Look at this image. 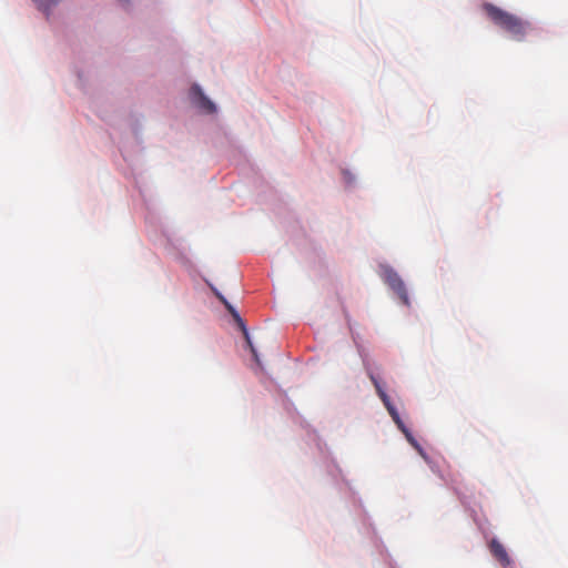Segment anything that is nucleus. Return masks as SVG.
<instances>
[{
  "label": "nucleus",
  "mask_w": 568,
  "mask_h": 568,
  "mask_svg": "<svg viewBox=\"0 0 568 568\" xmlns=\"http://www.w3.org/2000/svg\"><path fill=\"white\" fill-rule=\"evenodd\" d=\"M488 18L500 29L510 34L516 41H524L530 30V23L521 18L509 13L491 3L483 6Z\"/></svg>",
  "instance_id": "nucleus-1"
},
{
  "label": "nucleus",
  "mask_w": 568,
  "mask_h": 568,
  "mask_svg": "<svg viewBox=\"0 0 568 568\" xmlns=\"http://www.w3.org/2000/svg\"><path fill=\"white\" fill-rule=\"evenodd\" d=\"M369 377H371V381H372V383L374 384V386L376 388V392H377L379 398L384 403L385 407L387 408V410H388L389 415L392 416L393 420L395 422V424L405 434L407 440L419 452L420 455L424 456L422 447L419 446V444L413 437L410 432L404 425L403 420L399 417L398 412L396 410V408L390 403V399H389L388 395L383 389V387H382L381 383L378 382V379L373 374H371Z\"/></svg>",
  "instance_id": "nucleus-2"
},
{
  "label": "nucleus",
  "mask_w": 568,
  "mask_h": 568,
  "mask_svg": "<svg viewBox=\"0 0 568 568\" xmlns=\"http://www.w3.org/2000/svg\"><path fill=\"white\" fill-rule=\"evenodd\" d=\"M381 276L383 281L398 295L403 303L408 305L407 291L400 276L387 265L381 266Z\"/></svg>",
  "instance_id": "nucleus-3"
},
{
  "label": "nucleus",
  "mask_w": 568,
  "mask_h": 568,
  "mask_svg": "<svg viewBox=\"0 0 568 568\" xmlns=\"http://www.w3.org/2000/svg\"><path fill=\"white\" fill-rule=\"evenodd\" d=\"M216 296L217 298L225 305V307L227 308V311L233 315V317L241 324V327H242V331H243V335L245 337V341H246V344L253 355V358L255 361V363L261 366V361H260V357H258V354L256 352V348L254 347L252 341H251V337H250V334H248V331L246 329L245 325L243 324L242 322V318L239 316L237 312L233 308V306L225 300V297L223 295H221L220 293H216Z\"/></svg>",
  "instance_id": "nucleus-4"
},
{
  "label": "nucleus",
  "mask_w": 568,
  "mask_h": 568,
  "mask_svg": "<svg viewBox=\"0 0 568 568\" xmlns=\"http://www.w3.org/2000/svg\"><path fill=\"white\" fill-rule=\"evenodd\" d=\"M191 98L194 104L207 114H212L216 111L214 103L202 92L199 85L191 88Z\"/></svg>",
  "instance_id": "nucleus-5"
},
{
  "label": "nucleus",
  "mask_w": 568,
  "mask_h": 568,
  "mask_svg": "<svg viewBox=\"0 0 568 568\" xmlns=\"http://www.w3.org/2000/svg\"><path fill=\"white\" fill-rule=\"evenodd\" d=\"M491 555L498 560L504 567L510 565V558L505 547L497 540L493 539L489 544Z\"/></svg>",
  "instance_id": "nucleus-6"
},
{
  "label": "nucleus",
  "mask_w": 568,
  "mask_h": 568,
  "mask_svg": "<svg viewBox=\"0 0 568 568\" xmlns=\"http://www.w3.org/2000/svg\"><path fill=\"white\" fill-rule=\"evenodd\" d=\"M38 8L48 13L49 9L54 6L59 0H34Z\"/></svg>",
  "instance_id": "nucleus-7"
}]
</instances>
